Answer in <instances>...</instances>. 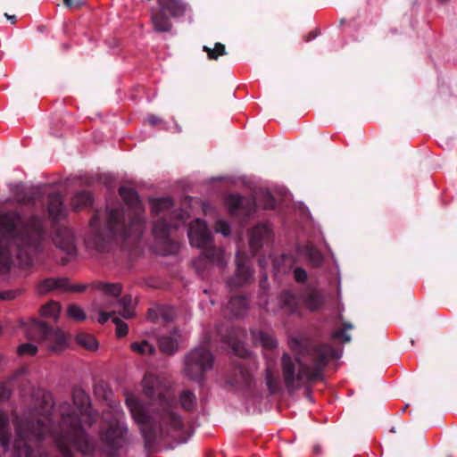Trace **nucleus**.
<instances>
[{"label": "nucleus", "mask_w": 457, "mask_h": 457, "mask_svg": "<svg viewBox=\"0 0 457 457\" xmlns=\"http://www.w3.org/2000/svg\"><path fill=\"white\" fill-rule=\"evenodd\" d=\"M316 361L313 369L303 366L297 359L292 361L287 354L282 358L283 374L287 386H293L295 379L312 378L330 359L339 358L340 353L329 345H320L315 349Z\"/></svg>", "instance_id": "1"}, {"label": "nucleus", "mask_w": 457, "mask_h": 457, "mask_svg": "<svg viewBox=\"0 0 457 457\" xmlns=\"http://www.w3.org/2000/svg\"><path fill=\"white\" fill-rule=\"evenodd\" d=\"M29 237L27 233L20 230L16 224L6 226L4 228L3 239L0 243V263L8 267L12 261V253L11 246L15 245L16 257L20 260L21 264L29 266L31 264V259L27 252L22 251L21 247L29 245Z\"/></svg>", "instance_id": "2"}, {"label": "nucleus", "mask_w": 457, "mask_h": 457, "mask_svg": "<svg viewBox=\"0 0 457 457\" xmlns=\"http://www.w3.org/2000/svg\"><path fill=\"white\" fill-rule=\"evenodd\" d=\"M17 438L13 443V449L17 452V457H21V453H24L26 457H34L33 453L27 449L29 441H31L33 437L38 439L45 436L48 432L46 425L43 424L42 420H37V426L31 424L30 421L19 422L16 426ZM37 457H46V455L37 451Z\"/></svg>", "instance_id": "3"}, {"label": "nucleus", "mask_w": 457, "mask_h": 457, "mask_svg": "<svg viewBox=\"0 0 457 457\" xmlns=\"http://www.w3.org/2000/svg\"><path fill=\"white\" fill-rule=\"evenodd\" d=\"M158 4L159 10L151 14L154 29L159 33L170 32L172 23L167 14L172 18L182 17L187 11V4L181 0H158Z\"/></svg>", "instance_id": "4"}, {"label": "nucleus", "mask_w": 457, "mask_h": 457, "mask_svg": "<svg viewBox=\"0 0 457 457\" xmlns=\"http://www.w3.org/2000/svg\"><path fill=\"white\" fill-rule=\"evenodd\" d=\"M212 356L204 348L193 350L187 357L185 370L193 379H198L203 374L212 367Z\"/></svg>", "instance_id": "5"}, {"label": "nucleus", "mask_w": 457, "mask_h": 457, "mask_svg": "<svg viewBox=\"0 0 457 457\" xmlns=\"http://www.w3.org/2000/svg\"><path fill=\"white\" fill-rule=\"evenodd\" d=\"M126 403L134 420L140 427L143 436L147 437L150 434V429H148V428L151 426V417L145 411V406L135 395H132L127 396Z\"/></svg>", "instance_id": "6"}, {"label": "nucleus", "mask_w": 457, "mask_h": 457, "mask_svg": "<svg viewBox=\"0 0 457 457\" xmlns=\"http://www.w3.org/2000/svg\"><path fill=\"white\" fill-rule=\"evenodd\" d=\"M188 237L193 246L201 248L205 247L211 240V233L207 228L205 222L201 220H195L191 222L188 229Z\"/></svg>", "instance_id": "7"}, {"label": "nucleus", "mask_w": 457, "mask_h": 457, "mask_svg": "<svg viewBox=\"0 0 457 457\" xmlns=\"http://www.w3.org/2000/svg\"><path fill=\"white\" fill-rule=\"evenodd\" d=\"M37 328L42 334V339L46 344L47 347L53 351H59L66 345L67 339L62 331L53 330L45 323H38Z\"/></svg>", "instance_id": "8"}, {"label": "nucleus", "mask_w": 457, "mask_h": 457, "mask_svg": "<svg viewBox=\"0 0 457 457\" xmlns=\"http://www.w3.org/2000/svg\"><path fill=\"white\" fill-rule=\"evenodd\" d=\"M54 244L57 247L65 252L68 255L76 254V245L74 237L68 228H61L57 231L54 237Z\"/></svg>", "instance_id": "9"}, {"label": "nucleus", "mask_w": 457, "mask_h": 457, "mask_svg": "<svg viewBox=\"0 0 457 457\" xmlns=\"http://www.w3.org/2000/svg\"><path fill=\"white\" fill-rule=\"evenodd\" d=\"M159 404L161 406L160 415H161V418H162V421L164 423L170 422V425L174 428H180L181 425H182L181 420H180V418L178 415H176L170 410V402L166 398H163V399H160V403Z\"/></svg>", "instance_id": "10"}, {"label": "nucleus", "mask_w": 457, "mask_h": 457, "mask_svg": "<svg viewBox=\"0 0 457 457\" xmlns=\"http://www.w3.org/2000/svg\"><path fill=\"white\" fill-rule=\"evenodd\" d=\"M125 430L120 426H112L104 435L103 438L106 441L109 445H111L113 447H119L122 445L124 439Z\"/></svg>", "instance_id": "11"}, {"label": "nucleus", "mask_w": 457, "mask_h": 457, "mask_svg": "<svg viewBox=\"0 0 457 457\" xmlns=\"http://www.w3.org/2000/svg\"><path fill=\"white\" fill-rule=\"evenodd\" d=\"M179 335L178 332H173L170 336H163L160 338V348L166 353H173L179 345Z\"/></svg>", "instance_id": "12"}, {"label": "nucleus", "mask_w": 457, "mask_h": 457, "mask_svg": "<svg viewBox=\"0 0 457 457\" xmlns=\"http://www.w3.org/2000/svg\"><path fill=\"white\" fill-rule=\"evenodd\" d=\"M38 289L42 294L56 289L66 290L67 279L59 278H46L39 284Z\"/></svg>", "instance_id": "13"}, {"label": "nucleus", "mask_w": 457, "mask_h": 457, "mask_svg": "<svg viewBox=\"0 0 457 457\" xmlns=\"http://www.w3.org/2000/svg\"><path fill=\"white\" fill-rule=\"evenodd\" d=\"M270 229L267 226L256 227L251 234L250 247L253 251H257L262 246V241L268 237Z\"/></svg>", "instance_id": "14"}, {"label": "nucleus", "mask_w": 457, "mask_h": 457, "mask_svg": "<svg viewBox=\"0 0 457 457\" xmlns=\"http://www.w3.org/2000/svg\"><path fill=\"white\" fill-rule=\"evenodd\" d=\"M48 212L49 214L54 219H57L62 215L63 206L62 197L59 194H54L50 196Z\"/></svg>", "instance_id": "15"}, {"label": "nucleus", "mask_w": 457, "mask_h": 457, "mask_svg": "<svg viewBox=\"0 0 457 457\" xmlns=\"http://www.w3.org/2000/svg\"><path fill=\"white\" fill-rule=\"evenodd\" d=\"M253 338L255 344H258L264 348H273L276 346V340L271 337V335L263 331H253Z\"/></svg>", "instance_id": "16"}, {"label": "nucleus", "mask_w": 457, "mask_h": 457, "mask_svg": "<svg viewBox=\"0 0 457 457\" xmlns=\"http://www.w3.org/2000/svg\"><path fill=\"white\" fill-rule=\"evenodd\" d=\"M77 343L88 351H96L98 348V343L94 336L87 333H79L76 337Z\"/></svg>", "instance_id": "17"}, {"label": "nucleus", "mask_w": 457, "mask_h": 457, "mask_svg": "<svg viewBox=\"0 0 457 457\" xmlns=\"http://www.w3.org/2000/svg\"><path fill=\"white\" fill-rule=\"evenodd\" d=\"M120 310L119 313L125 319L131 318L134 315L133 300L129 295H126L119 302Z\"/></svg>", "instance_id": "18"}, {"label": "nucleus", "mask_w": 457, "mask_h": 457, "mask_svg": "<svg viewBox=\"0 0 457 457\" xmlns=\"http://www.w3.org/2000/svg\"><path fill=\"white\" fill-rule=\"evenodd\" d=\"M239 254L237 255V281L235 282V286H240L244 282L247 281L252 277L251 270L241 263L239 260Z\"/></svg>", "instance_id": "19"}, {"label": "nucleus", "mask_w": 457, "mask_h": 457, "mask_svg": "<svg viewBox=\"0 0 457 457\" xmlns=\"http://www.w3.org/2000/svg\"><path fill=\"white\" fill-rule=\"evenodd\" d=\"M159 385V379L154 375L147 374L143 379V387L144 393L147 396H151L155 391H158L157 388Z\"/></svg>", "instance_id": "20"}, {"label": "nucleus", "mask_w": 457, "mask_h": 457, "mask_svg": "<svg viewBox=\"0 0 457 457\" xmlns=\"http://www.w3.org/2000/svg\"><path fill=\"white\" fill-rule=\"evenodd\" d=\"M121 216H122V213L119 210L112 211L109 213L108 222H107V225H108L107 237H112L117 233V231H118L117 225H118L119 220L121 218Z\"/></svg>", "instance_id": "21"}, {"label": "nucleus", "mask_w": 457, "mask_h": 457, "mask_svg": "<svg viewBox=\"0 0 457 457\" xmlns=\"http://www.w3.org/2000/svg\"><path fill=\"white\" fill-rule=\"evenodd\" d=\"M120 194L122 199L129 204L135 205L137 212L141 211V207L138 205V197L136 192L129 187H122L120 188Z\"/></svg>", "instance_id": "22"}, {"label": "nucleus", "mask_w": 457, "mask_h": 457, "mask_svg": "<svg viewBox=\"0 0 457 457\" xmlns=\"http://www.w3.org/2000/svg\"><path fill=\"white\" fill-rule=\"evenodd\" d=\"M130 347L133 352L141 355H150L154 353V347L145 340L134 342Z\"/></svg>", "instance_id": "23"}, {"label": "nucleus", "mask_w": 457, "mask_h": 457, "mask_svg": "<svg viewBox=\"0 0 457 457\" xmlns=\"http://www.w3.org/2000/svg\"><path fill=\"white\" fill-rule=\"evenodd\" d=\"M67 315L70 319L78 322L83 321L87 318L83 309L77 304H70L67 307Z\"/></svg>", "instance_id": "24"}, {"label": "nucleus", "mask_w": 457, "mask_h": 457, "mask_svg": "<svg viewBox=\"0 0 457 457\" xmlns=\"http://www.w3.org/2000/svg\"><path fill=\"white\" fill-rule=\"evenodd\" d=\"M323 303L324 296L320 292L311 293L306 300L307 307L312 311L318 310Z\"/></svg>", "instance_id": "25"}, {"label": "nucleus", "mask_w": 457, "mask_h": 457, "mask_svg": "<svg viewBox=\"0 0 457 457\" xmlns=\"http://www.w3.org/2000/svg\"><path fill=\"white\" fill-rule=\"evenodd\" d=\"M61 312V306L56 302H50L41 308V314L46 317L57 319Z\"/></svg>", "instance_id": "26"}, {"label": "nucleus", "mask_w": 457, "mask_h": 457, "mask_svg": "<svg viewBox=\"0 0 457 457\" xmlns=\"http://www.w3.org/2000/svg\"><path fill=\"white\" fill-rule=\"evenodd\" d=\"M91 203V195L87 192L77 193L71 200V204L75 209L81 208Z\"/></svg>", "instance_id": "27"}, {"label": "nucleus", "mask_w": 457, "mask_h": 457, "mask_svg": "<svg viewBox=\"0 0 457 457\" xmlns=\"http://www.w3.org/2000/svg\"><path fill=\"white\" fill-rule=\"evenodd\" d=\"M204 51L206 52L208 58L211 60H217L219 56L226 54L225 46L221 43H216L213 48L204 46Z\"/></svg>", "instance_id": "28"}, {"label": "nucleus", "mask_w": 457, "mask_h": 457, "mask_svg": "<svg viewBox=\"0 0 457 457\" xmlns=\"http://www.w3.org/2000/svg\"><path fill=\"white\" fill-rule=\"evenodd\" d=\"M6 425H7V418L3 412L0 411V440H1L2 446L4 449L9 450L10 445H9V439L6 436V432H7Z\"/></svg>", "instance_id": "29"}, {"label": "nucleus", "mask_w": 457, "mask_h": 457, "mask_svg": "<svg viewBox=\"0 0 457 457\" xmlns=\"http://www.w3.org/2000/svg\"><path fill=\"white\" fill-rule=\"evenodd\" d=\"M171 201L169 198L165 199H154L151 201V210L153 212L158 214L171 206Z\"/></svg>", "instance_id": "30"}, {"label": "nucleus", "mask_w": 457, "mask_h": 457, "mask_svg": "<svg viewBox=\"0 0 457 457\" xmlns=\"http://www.w3.org/2000/svg\"><path fill=\"white\" fill-rule=\"evenodd\" d=\"M206 258H208L211 262L220 264L223 260V251L220 248L210 247L207 248L204 253Z\"/></svg>", "instance_id": "31"}, {"label": "nucleus", "mask_w": 457, "mask_h": 457, "mask_svg": "<svg viewBox=\"0 0 457 457\" xmlns=\"http://www.w3.org/2000/svg\"><path fill=\"white\" fill-rule=\"evenodd\" d=\"M195 396L189 391H185L180 395V403L186 410H191L195 404Z\"/></svg>", "instance_id": "32"}, {"label": "nucleus", "mask_w": 457, "mask_h": 457, "mask_svg": "<svg viewBox=\"0 0 457 457\" xmlns=\"http://www.w3.org/2000/svg\"><path fill=\"white\" fill-rule=\"evenodd\" d=\"M102 290L108 295L117 297L121 292V287L120 284H105L103 285Z\"/></svg>", "instance_id": "33"}, {"label": "nucleus", "mask_w": 457, "mask_h": 457, "mask_svg": "<svg viewBox=\"0 0 457 457\" xmlns=\"http://www.w3.org/2000/svg\"><path fill=\"white\" fill-rule=\"evenodd\" d=\"M143 225L141 220L137 219V220L133 221L131 224V227L129 228V230H124L122 232V235L124 237H129L132 234L139 235L142 232Z\"/></svg>", "instance_id": "34"}, {"label": "nucleus", "mask_w": 457, "mask_h": 457, "mask_svg": "<svg viewBox=\"0 0 457 457\" xmlns=\"http://www.w3.org/2000/svg\"><path fill=\"white\" fill-rule=\"evenodd\" d=\"M87 401H88V398L83 391L75 392L74 403H75V404H77L79 406V410L87 408L86 406L87 404Z\"/></svg>", "instance_id": "35"}, {"label": "nucleus", "mask_w": 457, "mask_h": 457, "mask_svg": "<svg viewBox=\"0 0 457 457\" xmlns=\"http://www.w3.org/2000/svg\"><path fill=\"white\" fill-rule=\"evenodd\" d=\"M37 347L33 344H23L19 346L18 353L20 355H33L37 353Z\"/></svg>", "instance_id": "36"}, {"label": "nucleus", "mask_w": 457, "mask_h": 457, "mask_svg": "<svg viewBox=\"0 0 457 457\" xmlns=\"http://www.w3.org/2000/svg\"><path fill=\"white\" fill-rule=\"evenodd\" d=\"M112 321L116 325V334L118 337H124L128 333V325L121 321L119 318L113 317Z\"/></svg>", "instance_id": "37"}, {"label": "nucleus", "mask_w": 457, "mask_h": 457, "mask_svg": "<svg viewBox=\"0 0 457 457\" xmlns=\"http://www.w3.org/2000/svg\"><path fill=\"white\" fill-rule=\"evenodd\" d=\"M266 383H267V386L270 392L273 393L277 390V387H278L277 381L273 378V376L271 375V373L269 370H267V372H266Z\"/></svg>", "instance_id": "38"}, {"label": "nucleus", "mask_w": 457, "mask_h": 457, "mask_svg": "<svg viewBox=\"0 0 457 457\" xmlns=\"http://www.w3.org/2000/svg\"><path fill=\"white\" fill-rule=\"evenodd\" d=\"M217 232L221 233L223 236H228L230 233L229 226L224 220H219L215 228Z\"/></svg>", "instance_id": "39"}, {"label": "nucleus", "mask_w": 457, "mask_h": 457, "mask_svg": "<svg viewBox=\"0 0 457 457\" xmlns=\"http://www.w3.org/2000/svg\"><path fill=\"white\" fill-rule=\"evenodd\" d=\"M242 204V199L237 195H230L228 198V205L230 210L234 211Z\"/></svg>", "instance_id": "40"}, {"label": "nucleus", "mask_w": 457, "mask_h": 457, "mask_svg": "<svg viewBox=\"0 0 457 457\" xmlns=\"http://www.w3.org/2000/svg\"><path fill=\"white\" fill-rule=\"evenodd\" d=\"M166 227L162 225V223H158L154 225V233L158 237H164L166 236Z\"/></svg>", "instance_id": "41"}, {"label": "nucleus", "mask_w": 457, "mask_h": 457, "mask_svg": "<svg viewBox=\"0 0 457 457\" xmlns=\"http://www.w3.org/2000/svg\"><path fill=\"white\" fill-rule=\"evenodd\" d=\"M295 278L299 282H303L307 279L306 271L301 268H296L295 270Z\"/></svg>", "instance_id": "42"}, {"label": "nucleus", "mask_w": 457, "mask_h": 457, "mask_svg": "<svg viewBox=\"0 0 457 457\" xmlns=\"http://www.w3.org/2000/svg\"><path fill=\"white\" fill-rule=\"evenodd\" d=\"M115 312H101L100 314H99V319H98V321L100 323H104L106 322L110 318H113L115 317Z\"/></svg>", "instance_id": "43"}, {"label": "nucleus", "mask_w": 457, "mask_h": 457, "mask_svg": "<svg viewBox=\"0 0 457 457\" xmlns=\"http://www.w3.org/2000/svg\"><path fill=\"white\" fill-rule=\"evenodd\" d=\"M63 4L69 8H79L83 4V2H80V1L74 2L72 0H63Z\"/></svg>", "instance_id": "44"}, {"label": "nucleus", "mask_w": 457, "mask_h": 457, "mask_svg": "<svg viewBox=\"0 0 457 457\" xmlns=\"http://www.w3.org/2000/svg\"><path fill=\"white\" fill-rule=\"evenodd\" d=\"M334 337L341 338L344 343H348L351 340L350 336L343 331L336 332Z\"/></svg>", "instance_id": "45"}, {"label": "nucleus", "mask_w": 457, "mask_h": 457, "mask_svg": "<svg viewBox=\"0 0 457 457\" xmlns=\"http://www.w3.org/2000/svg\"><path fill=\"white\" fill-rule=\"evenodd\" d=\"M313 262L315 265H320L322 261V256L319 252L312 253Z\"/></svg>", "instance_id": "46"}, {"label": "nucleus", "mask_w": 457, "mask_h": 457, "mask_svg": "<svg viewBox=\"0 0 457 457\" xmlns=\"http://www.w3.org/2000/svg\"><path fill=\"white\" fill-rule=\"evenodd\" d=\"M264 207L267 209H271L274 207V200L271 196L268 195V201L265 204Z\"/></svg>", "instance_id": "47"}, {"label": "nucleus", "mask_w": 457, "mask_h": 457, "mask_svg": "<svg viewBox=\"0 0 457 457\" xmlns=\"http://www.w3.org/2000/svg\"><path fill=\"white\" fill-rule=\"evenodd\" d=\"M79 411H80V412H81V414H82V416H83V422H85V423H87V424H90V421H87V412H88L87 408L81 409V410H79Z\"/></svg>", "instance_id": "48"}, {"label": "nucleus", "mask_w": 457, "mask_h": 457, "mask_svg": "<svg viewBox=\"0 0 457 457\" xmlns=\"http://www.w3.org/2000/svg\"><path fill=\"white\" fill-rule=\"evenodd\" d=\"M84 289V287L82 286H74V287H69L67 286V289L66 290H71V291H76V292H80Z\"/></svg>", "instance_id": "49"}, {"label": "nucleus", "mask_w": 457, "mask_h": 457, "mask_svg": "<svg viewBox=\"0 0 457 457\" xmlns=\"http://www.w3.org/2000/svg\"><path fill=\"white\" fill-rule=\"evenodd\" d=\"M148 120H149V122H150V123H152V124H157V123H159V122H160V120H159L157 117L154 116V115L149 116V117H148Z\"/></svg>", "instance_id": "50"}, {"label": "nucleus", "mask_w": 457, "mask_h": 457, "mask_svg": "<svg viewBox=\"0 0 457 457\" xmlns=\"http://www.w3.org/2000/svg\"><path fill=\"white\" fill-rule=\"evenodd\" d=\"M4 16L9 20L12 23L16 22V17L14 15H9L8 13H5Z\"/></svg>", "instance_id": "51"}, {"label": "nucleus", "mask_w": 457, "mask_h": 457, "mask_svg": "<svg viewBox=\"0 0 457 457\" xmlns=\"http://www.w3.org/2000/svg\"><path fill=\"white\" fill-rule=\"evenodd\" d=\"M234 351H235V353H236L237 355H239V356H245V351L244 349L240 350L239 348L235 347V348H234Z\"/></svg>", "instance_id": "52"}, {"label": "nucleus", "mask_w": 457, "mask_h": 457, "mask_svg": "<svg viewBox=\"0 0 457 457\" xmlns=\"http://www.w3.org/2000/svg\"><path fill=\"white\" fill-rule=\"evenodd\" d=\"M237 301H239V300H238V299H234V300H232V301L229 303V304H230L231 306H233V305H234V303H235L236 302H237Z\"/></svg>", "instance_id": "53"}, {"label": "nucleus", "mask_w": 457, "mask_h": 457, "mask_svg": "<svg viewBox=\"0 0 457 457\" xmlns=\"http://www.w3.org/2000/svg\"><path fill=\"white\" fill-rule=\"evenodd\" d=\"M162 315L163 316V319H164V320L171 319V317H170V316H166V315L164 314V312H162Z\"/></svg>", "instance_id": "54"}, {"label": "nucleus", "mask_w": 457, "mask_h": 457, "mask_svg": "<svg viewBox=\"0 0 457 457\" xmlns=\"http://www.w3.org/2000/svg\"><path fill=\"white\" fill-rule=\"evenodd\" d=\"M2 362H3V357H2V355L0 354V365L2 364Z\"/></svg>", "instance_id": "55"}, {"label": "nucleus", "mask_w": 457, "mask_h": 457, "mask_svg": "<svg viewBox=\"0 0 457 457\" xmlns=\"http://www.w3.org/2000/svg\"><path fill=\"white\" fill-rule=\"evenodd\" d=\"M345 328H352V326L351 325H346Z\"/></svg>", "instance_id": "56"}]
</instances>
